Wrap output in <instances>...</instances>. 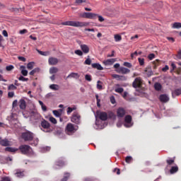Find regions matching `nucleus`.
Returning a JSON list of instances; mask_svg holds the SVG:
<instances>
[{
  "label": "nucleus",
  "mask_w": 181,
  "mask_h": 181,
  "mask_svg": "<svg viewBox=\"0 0 181 181\" xmlns=\"http://www.w3.org/2000/svg\"><path fill=\"white\" fill-rule=\"evenodd\" d=\"M63 112V110H54L52 112L54 117H59L62 116V113Z\"/></svg>",
  "instance_id": "5701e85b"
},
{
  "label": "nucleus",
  "mask_w": 181,
  "mask_h": 181,
  "mask_svg": "<svg viewBox=\"0 0 181 181\" xmlns=\"http://www.w3.org/2000/svg\"><path fill=\"white\" fill-rule=\"evenodd\" d=\"M91 66H92L93 68L97 69L99 71H103V67L99 63H93V64H91Z\"/></svg>",
  "instance_id": "a211bd4d"
},
{
  "label": "nucleus",
  "mask_w": 181,
  "mask_h": 181,
  "mask_svg": "<svg viewBox=\"0 0 181 181\" xmlns=\"http://www.w3.org/2000/svg\"><path fill=\"white\" fill-rule=\"evenodd\" d=\"M173 97H174L175 95H181V90L180 89H177L175 90H174L172 93Z\"/></svg>",
  "instance_id": "ea45409f"
},
{
  "label": "nucleus",
  "mask_w": 181,
  "mask_h": 181,
  "mask_svg": "<svg viewBox=\"0 0 181 181\" xmlns=\"http://www.w3.org/2000/svg\"><path fill=\"white\" fill-rule=\"evenodd\" d=\"M38 103H39L40 105L41 106L42 110L43 112H46L47 111V107L44 104V103L42 100H39Z\"/></svg>",
  "instance_id": "c756f323"
},
{
  "label": "nucleus",
  "mask_w": 181,
  "mask_h": 181,
  "mask_svg": "<svg viewBox=\"0 0 181 181\" xmlns=\"http://www.w3.org/2000/svg\"><path fill=\"white\" fill-rule=\"evenodd\" d=\"M85 79L86 81L90 82L92 81L91 76L90 74H86Z\"/></svg>",
  "instance_id": "8fccbe9b"
},
{
  "label": "nucleus",
  "mask_w": 181,
  "mask_h": 181,
  "mask_svg": "<svg viewBox=\"0 0 181 181\" xmlns=\"http://www.w3.org/2000/svg\"><path fill=\"white\" fill-rule=\"evenodd\" d=\"M37 52L39 53V54H40L41 56H49V52H43L39 49H37Z\"/></svg>",
  "instance_id": "f704fd0d"
},
{
  "label": "nucleus",
  "mask_w": 181,
  "mask_h": 181,
  "mask_svg": "<svg viewBox=\"0 0 181 181\" xmlns=\"http://www.w3.org/2000/svg\"><path fill=\"white\" fill-rule=\"evenodd\" d=\"M62 25H69L76 28H84L90 25V23L86 21H68L62 23Z\"/></svg>",
  "instance_id": "f257e3e1"
},
{
  "label": "nucleus",
  "mask_w": 181,
  "mask_h": 181,
  "mask_svg": "<svg viewBox=\"0 0 181 181\" xmlns=\"http://www.w3.org/2000/svg\"><path fill=\"white\" fill-rule=\"evenodd\" d=\"M91 62H92L91 59H90V58H88V59H86L85 60L84 64H85V65L90 66V65L91 64Z\"/></svg>",
  "instance_id": "09e8293b"
},
{
  "label": "nucleus",
  "mask_w": 181,
  "mask_h": 181,
  "mask_svg": "<svg viewBox=\"0 0 181 181\" xmlns=\"http://www.w3.org/2000/svg\"><path fill=\"white\" fill-rule=\"evenodd\" d=\"M125 115H126V110L124 108L119 107L117 109V117H118L119 118H122V117H124Z\"/></svg>",
  "instance_id": "9d476101"
},
{
  "label": "nucleus",
  "mask_w": 181,
  "mask_h": 181,
  "mask_svg": "<svg viewBox=\"0 0 181 181\" xmlns=\"http://www.w3.org/2000/svg\"><path fill=\"white\" fill-rule=\"evenodd\" d=\"M50 150V147H43L41 148V152L42 153H45L47 151H49Z\"/></svg>",
  "instance_id": "603ef678"
},
{
  "label": "nucleus",
  "mask_w": 181,
  "mask_h": 181,
  "mask_svg": "<svg viewBox=\"0 0 181 181\" xmlns=\"http://www.w3.org/2000/svg\"><path fill=\"white\" fill-rule=\"evenodd\" d=\"M175 158H169L166 162L168 163V165H173L175 163Z\"/></svg>",
  "instance_id": "c85d7f7f"
},
{
  "label": "nucleus",
  "mask_w": 181,
  "mask_h": 181,
  "mask_svg": "<svg viewBox=\"0 0 181 181\" xmlns=\"http://www.w3.org/2000/svg\"><path fill=\"white\" fill-rule=\"evenodd\" d=\"M125 160H126V163H131L133 160V158L132 156H127Z\"/></svg>",
  "instance_id": "de8ad7c7"
},
{
  "label": "nucleus",
  "mask_w": 181,
  "mask_h": 181,
  "mask_svg": "<svg viewBox=\"0 0 181 181\" xmlns=\"http://www.w3.org/2000/svg\"><path fill=\"white\" fill-rule=\"evenodd\" d=\"M112 77L118 81H126L127 78L124 76H119L118 74H112Z\"/></svg>",
  "instance_id": "f3484780"
},
{
  "label": "nucleus",
  "mask_w": 181,
  "mask_h": 181,
  "mask_svg": "<svg viewBox=\"0 0 181 181\" xmlns=\"http://www.w3.org/2000/svg\"><path fill=\"white\" fill-rule=\"evenodd\" d=\"M160 101L163 103H166L169 101L170 98L167 94L160 95L159 97Z\"/></svg>",
  "instance_id": "4468645a"
},
{
  "label": "nucleus",
  "mask_w": 181,
  "mask_h": 181,
  "mask_svg": "<svg viewBox=\"0 0 181 181\" xmlns=\"http://www.w3.org/2000/svg\"><path fill=\"white\" fill-rule=\"evenodd\" d=\"M154 88L156 90L159 91V90H160L162 89V85H160V83H156L154 84Z\"/></svg>",
  "instance_id": "4c0bfd02"
},
{
  "label": "nucleus",
  "mask_w": 181,
  "mask_h": 181,
  "mask_svg": "<svg viewBox=\"0 0 181 181\" xmlns=\"http://www.w3.org/2000/svg\"><path fill=\"white\" fill-rule=\"evenodd\" d=\"M48 63L50 66H56L59 63V59L55 57H49L48 59Z\"/></svg>",
  "instance_id": "ddd939ff"
},
{
  "label": "nucleus",
  "mask_w": 181,
  "mask_h": 181,
  "mask_svg": "<svg viewBox=\"0 0 181 181\" xmlns=\"http://www.w3.org/2000/svg\"><path fill=\"white\" fill-rule=\"evenodd\" d=\"M59 71V69L57 67H52L49 69V74H54Z\"/></svg>",
  "instance_id": "7c9ffc66"
},
{
  "label": "nucleus",
  "mask_w": 181,
  "mask_h": 181,
  "mask_svg": "<svg viewBox=\"0 0 181 181\" xmlns=\"http://www.w3.org/2000/svg\"><path fill=\"white\" fill-rule=\"evenodd\" d=\"M20 70H21V74H22V76H28V71L27 69H25V66L22 65L20 66Z\"/></svg>",
  "instance_id": "6ab92c4d"
},
{
  "label": "nucleus",
  "mask_w": 181,
  "mask_h": 181,
  "mask_svg": "<svg viewBox=\"0 0 181 181\" xmlns=\"http://www.w3.org/2000/svg\"><path fill=\"white\" fill-rule=\"evenodd\" d=\"M116 86H117V88H116L115 89V93H119V94H121V93H122L124 92V88H119V87L120 86L119 84H117Z\"/></svg>",
  "instance_id": "bb28decb"
},
{
  "label": "nucleus",
  "mask_w": 181,
  "mask_h": 181,
  "mask_svg": "<svg viewBox=\"0 0 181 181\" xmlns=\"http://www.w3.org/2000/svg\"><path fill=\"white\" fill-rule=\"evenodd\" d=\"M77 109L76 106H74L72 107H69L66 110V114L70 115L73 111Z\"/></svg>",
  "instance_id": "2f4dec72"
},
{
  "label": "nucleus",
  "mask_w": 181,
  "mask_h": 181,
  "mask_svg": "<svg viewBox=\"0 0 181 181\" xmlns=\"http://www.w3.org/2000/svg\"><path fill=\"white\" fill-rule=\"evenodd\" d=\"M35 66V62H30L28 64L27 68L29 70H32L34 68Z\"/></svg>",
  "instance_id": "58836bf2"
},
{
  "label": "nucleus",
  "mask_w": 181,
  "mask_h": 181,
  "mask_svg": "<svg viewBox=\"0 0 181 181\" xmlns=\"http://www.w3.org/2000/svg\"><path fill=\"white\" fill-rule=\"evenodd\" d=\"M116 59H110L104 60L103 63L105 66H110L112 65L115 62H116Z\"/></svg>",
  "instance_id": "2eb2a0df"
},
{
  "label": "nucleus",
  "mask_w": 181,
  "mask_h": 181,
  "mask_svg": "<svg viewBox=\"0 0 181 181\" xmlns=\"http://www.w3.org/2000/svg\"><path fill=\"white\" fill-rule=\"evenodd\" d=\"M178 171V166L177 165H174L171 167V169L170 170V173L171 175H173L176 173Z\"/></svg>",
  "instance_id": "393cba45"
},
{
  "label": "nucleus",
  "mask_w": 181,
  "mask_h": 181,
  "mask_svg": "<svg viewBox=\"0 0 181 181\" xmlns=\"http://www.w3.org/2000/svg\"><path fill=\"white\" fill-rule=\"evenodd\" d=\"M110 101L112 104H115V97L114 96H112L110 98Z\"/></svg>",
  "instance_id": "bf43d9fd"
},
{
  "label": "nucleus",
  "mask_w": 181,
  "mask_h": 181,
  "mask_svg": "<svg viewBox=\"0 0 181 181\" xmlns=\"http://www.w3.org/2000/svg\"><path fill=\"white\" fill-rule=\"evenodd\" d=\"M41 127L43 129H48L50 127V124L48 122H47L46 120H44L43 122H41Z\"/></svg>",
  "instance_id": "aec40b11"
},
{
  "label": "nucleus",
  "mask_w": 181,
  "mask_h": 181,
  "mask_svg": "<svg viewBox=\"0 0 181 181\" xmlns=\"http://www.w3.org/2000/svg\"><path fill=\"white\" fill-rule=\"evenodd\" d=\"M75 54H76L77 56H82L83 55V52L81 49H76L74 52Z\"/></svg>",
  "instance_id": "3c124183"
},
{
  "label": "nucleus",
  "mask_w": 181,
  "mask_h": 181,
  "mask_svg": "<svg viewBox=\"0 0 181 181\" xmlns=\"http://www.w3.org/2000/svg\"><path fill=\"white\" fill-rule=\"evenodd\" d=\"M134 125V123L132 122V117L131 115H127L124 117V127H131Z\"/></svg>",
  "instance_id": "0eeeda50"
},
{
  "label": "nucleus",
  "mask_w": 181,
  "mask_h": 181,
  "mask_svg": "<svg viewBox=\"0 0 181 181\" xmlns=\"http://www.w3.org/2000/svg\"><path fill=\"white\" fill-rule=\"evenodd\" d=\"M15 175L17 177H24V173L20 170H18Z\"/></svg>",
  "instance_id": "a19ab883"
},
{
  "label": "nucleus",
  "mask_w": 181,
  "mask_h": 181,
  "mask_svg": "<svg viewBox=\"0 0 181 181\" xmlns=\"http://www.w3.org/2000/svg\"><path fill=\"white\" fill-rule=\"evenodd\" d=\"M171 66H172V69H171L170 72L173 71L176 69V65L174 62L171 63Z\"/></svg>",
  "instance_id": "680f3d73"
},
{
  "label": "nucleus",
  "mask_w": 181,
  "mask_h": 181,
  "mask_svg": "<svg viewBox=\"0 0 181 181\" xmlns=\"http://www.w3.org/2000/svg\"><path fill=\"white\" fill-rule=\"evenodd\" d=\"M81 49L84 54H88L90 52V49L88 45H81Z\"/></svg>",
  "instance_id": "dca6fc26"
},
{
  "label": "nucleus",
  "mask_w": 181,
  "mask_h": 181,
  "mask_svg": "<svg viewBox=\"0 0 181 181\" xmlns=\"http://www.w3.org/2000/svg\"><path fill=\"white\" fill-rule=\"evenodd\" d=\"M1 181H11V179L8 177H1Z\"/></svg>",
  "instance_id": "69168bd1"
},
{
  "label": "nucleus",
  "mask_w": 181,
  "mask_h": 181,
  "mask_svg": "<svg viewBox=\"0 0 181 181\" xmlns=\"http://www.w3.org/2000/svg\"><path fill=\"white\" fill-rule=\"evenodd\" d=\"M49 122H52L53 124H56L57 123V119H56L54 117H49Z\"/></svg>",
  "instance_id": "a18cd8bd"
},
{
  "label": "nucleus",
  "mask_w": 181,
  "mask_h": 181,
  "mask_svg": "<svg viewBox=\"0 0 181 181\" xmlns=\"http://www.w3.org/2000/svg\"><path fill=\"white\" fill-rule=\"evenodd\" d=\"M80 77L79 74L78 73H71L68 76H66V78H78Z\"/></svg>",
  "instance_id": "a878e982"
},
{
  "label": "nucleus",
  "mask_w": 181,
  "mask_h": 181,
  "mask_svg": "<svg viewBox=\"0 0 181 181\" xmlns=\"http://www.w3.org/2000/svg\"><path fill=\"white\" fill-rule=\"evenodd\" d=\"M71 122L76 124H80L81 123V115L78 112H74L71 117Z\"/></svg>",
  "instance_id": "20e7f679"
},
{
  "label": "nucleus",
  "mask_w": 181,
  "mask_h": 181,
  "mask_svg": "<svg viewBox=\"0 0 181 181\" xmlns=\"http://www.w3.org/2000/svg\"><path fill=\"white\" fill-rule=\"evenodd\" d=\"M38 139H34L33 142L30 144L31 146H36L38 144Z\"/></svg>",
  "instance_id": "6e6d98bb"
},
{
  "label": "nucleus",
  "mask_w": 181,
  "mask_h": 181,
  "mask_svg": "<svg viewBox=\"0 0 181 181\" xmlns=\"http://www.w3.org/2000/svg\"><path fill=\"white\" fill-rule=\"evenodd\" d=\"M114 38L116 42H120L122 40V36L119 34L115 35Z\"/></svg>",
  "instance_id": "e433bc0d"
},
{
  "label": "nucleus",
  "mask_w": 181,
  "mask_h": 181,
  "mask_svg": "<svg viewBox=\"0 0 181 181\" xmlns=\"http://www.w3.org/2000/svg\"><path fill=\"white\" fill-rule=\"evenodd\" d=\"M142 84V79L141 77L136 78L133 82V86L134 88H139Z\"/></svg>",
  "instance_id": "9b49d317"
},
{
  "label": "nucleus",
  "mask_w": 181,
  "mask_h": 181,
  "mask_svg": "<svg viewBox=\"0 0 181 181\" xmlns=\"http://www.w3.org/2000/svg\"><path fill=\"white\" fill-rule=\"evenodd\" d=\"M124 66H127L128 68H132V64L130 62H125L124 63Z\"/></svg>",
  "instance_id": "13d9d810"
},
{
  "label": "nucleus",
  "mask_w": 181,
  "mask_h": 181,
  "mask_svg": "<svg viewBox=\"0 0 181 181\" xmlns=\"http://www.w3.org/2000/svg\"><path fill=\"white\" fill-rule=\"evenodd\" d=\"M19 107L22 110H25L26 107V102L25 100L21 99L19 100Z\"/></svg>",
  "instance_id": "4be33fe9"
},
{
  "label": "nucleus",
  "mask_w": 181,
  "mask_h": 181,
  "mask_svg": "<svg viewBox=\"0 0 181 181\" xmlns=\"http://www.w3.org/2000/svg\"><path fill=\"white\" fill-rule=\"evenodd\" d=\"M18 60L23 62H26V59L23 57H18Z\"/></svg>",
  "instance_id": "0e129e2a"
},
{
  "label": "nucleus",
  "mask_w": 181,
  "mask_h": 181,
  "mask_svg": "<svg viewBox=\"0 0 181 181\" xmlns=\"http://www.w3.org/2000/svg\"><path fill=\"white\" fill-rule=\"evenodd\" d=\"M172 28L174 29H179L181 28V23L178 22H175L172 25Z\"/></svg>",
  "instance_id": "473e14b6"
},
{
  "label": "nucleus",
  "mask_w": 181,
  "mask_h": 181,
  "mask_svg": "<svg viewBox=\"0 0 181 181\" xmlns=\"http://www.w3.org/2000/svg\"><path fill=\"white\" fill-rule=\"evenodd\" d=\"M116 71L118 74H122L123 75L128 74L131 72L130 69H128L124 68V67H120L118 69H116Z\"/></svg>",
  "instance_id": "1a4fd4ad"
},
{
  "label": "nucleus",
  "mask_w": 181,
  "mask_h": 181,
  "mask_svg": "<svg viewBox=\"0 0 181 181\" xmlns=\"http://www.w3.org/2000/svg\"><path fill=\"white\" fill-rule=\"evenodd\" d=\"M122 126V121H118L117 123V127H121Z\"/></svg>",
  "instance_id": "774afa93"
},
{
  "label": "nucleus",
  "mask_w": 181,
  "mask_h": 181,
  "mask_svg": "<svg viewBox=\"0 0 181 181\" xmlns=\"http://www.w3.org/2000/svg\"><path fill=\"white\" fill-rule=\"evenodd\" d=\"M6 151L8 152H16L18 151V149L15 148H11V147H6Z\"/></svg>",
  "instance_id": "37998d69"
},
{
  "label": "nucleus",
  "mask_w": 181,
  "mask_h": 181,
  "mask_svg": "<svg viewBox=\"0 0 181 181\" xmlns=\"http://www.w3.org/2000/svg\"><path fill=\"white\" fill-rule=\"evenodd\" d=\"M69 176H70V174L69 173H64V178L62 180V181H67Z\"/></svg>",
  "instance_id": "c03bdc74"
},
{
  "label": "nucleus",
  "mask_w": 181,
  "mask_h": 181,
  "mask_svg": "<svg viewBox=\"0 0 181 181\" xmlns=\"http://www.w3.org/2000/svg\"><path fill=\"white\" fill-rule=\"evenodd\" d=\"M168 69L169 66L168 65H165V66L162 69V71L166 72Z\"/></svg>",
  "instance_id": "338daca9"
},
{
  "label": "nucleus",
  "mask_w": 181,
  "mask_h": 181,
  "mask_svg": "<svg viewBox=\"0 0 181 181\" xmlns=\"http://www.w3.org/2000/svg\"><path fill=\"white\" fill-rule=\"evenodd\" d=\"M153 72L151 69H145V71H144L145 76L150 77V76H153Z\"/></svg>",
  "instance_id": "412c9836"
},
{
  "label": "nucleus",
  "mask_w": 181,
  "mask_h": 181,
  "mask_svg": "<svg viewBox=\"0 0 181 181\" xmlns=\"http://www.w3.org/2000/svg\"><path fill=\"white\" fill-rule=\"evenodd\" d=\"M139 63L140 66H144V59L143 58H139Z\"/></svg>",
  "instance_id": "4d7b16f0"
},
{
  "label": "nucleus",
  "mask_w": 181,
  "mask_h": 181,
  "mask_svg": "<svg viewBox=\"0 0 181 181\" xmlns=\"http://www.w3.org/2000/svg\"><path fill=\"white\" fill-rule=\"evenodd\" d=\"M78 126H75L74 124H73L71 123H69L66 126V132H68L69 134L75 133L78 130Z\"/></svg>",
  "instance_id": "423d86ee"
},
{
  "label": "nucleus",
  "mask_w": 181,
  "mask_h": 181,
  "mask_svg": "<svg viewBox=\"0 0 181 181\" xmlns=\"http://www.w3.org/2000/svg\"><path fill=\"white\" fill-rule=\"evenodd\" d=\"M40 69L39 68H35L33 69L32 71H30L29 74L30 76H34L36 73H39Z\"/></svg>",
  "instance_id": "72a5a7b5"
},
{
  "label": "nucleus",
  "mask_w": 181,
  "mask_h": 181,
  "mask_svg": "<svg viewBox=\"0 0 181 181\" xmlns=\"http://www.w3.org/2000/svg\"><path fill=\"white\" fill-rule=\"evenodd\" d=\"M148 58L150 59V60H153L154 58H155V54L151 53L148 56Z\"/></svg>",
  "instance_id": "052dcab7"
},
{
  "label": "nucleus",
  "mask_w": 181,
  "mask_h": 181,
  "mask_svg": "<svg viewBox=\"0 0 181 181\" xmlns=\"http://www.w3.org/2000/svg\"><path fill=\"white\" fill-rule=\"evenodd\" d=\"M80 16L83 18H87V19H96L98 17L97 13H93L91 12H83L80 14Z\"/></svg>",
  "instance_id": "7ed1b4c3"
},
{
  "label": "nucleus",
  "mask_w": 181,
  "mask_h": 181,
  "mask_svg": "<svg viewBox=\"0 0 181 181\" xmlns=\"http://www.w3.org/2000/svg\"><path fill=\"white\" fill-rule=\"evenodd\" d=\"M16 88H17L16 86L15 85H13V84H11L8 87V89L9 90H16Z\"/></svg>",
  "instance_id": "49530a36"
},
{
  "label": "nucleus",
  "mask_w": 181,
  "mask_h": 181,
  "mask_svg": "<svg viewBox=\"0 0 181 181\" xmlns=\"http://www.w3.org/2000/svg\"><path fill=\"white\" fill-rule=\"evenodd\" d=\"M95 117H98L102 121H106L108 119V115H107V112H100L99 110H98L96 112Z\"/></svg>",
  "instance_id": "6e6552de"
},
{
  "label": "nucleus",
  "mask_w": 181,
  "mask_h": 181,
  "mask_svg": "<svg viewBox=\"0 0 181 181\" xmlns=\"http://www.w3.org/2000/svg\"><path fill=\"white\" fill-rule=\"evenodd\" d=\"M21 136L25 141H31L34 138V134L31 132H26L22 133Z\"/></svg>",
  "instance_id": "39448f33"
},
{
  "label": "nucleus",
  "mask_w": 181,
  "mask_h": 181,
  "mask_svg": "<svg viewBox=\"0 0 181 181\" xmlns=\"http://www.w3.org/2000/svg\"><path fill=\"white\" fill-rule=\"evenodd\" d=\"M18 80H19L20 81L25 82V81H28V78H25V77L23 76H21L18 78Z\"/></svg>",
  "instance_id": "864d4df0"
},
{
  "label": "nucleus",
  "mask_w": 181,
  "mask_h": 181,
  "mask_svg": "<svg viewBox=\"0 0 181 181\" xmlns=\"http://www.w3.org/2000/svg\"><path fill=\"white\" fill-rule=\"evenodd\" d=\"M49 88L52 90L57 91L59 90V86L57 84H52L49 86Z\"/></svg>",
  "instance_id": "cd10ccee"
},
{
  "label": "nucleus",
  "mask_w": 181,
  "mask_h": 181,
  "mask_svg": "<svg viewBox=\"0 0 181 181\" xmlns=\"http://www.w3.org/2000/svg\"><path fill=\"white\" fill-rule=\"evenodd\" d=\"M19 150L21 151V153L24 155L33 156L34 154L33 148L26 144L21 145L19 146Z\"/></svg>",
  "instance_id": "f03ea898"
},
{
  "label": "nucleus",
  "mask_w": 181,
  "mask_h": 181,
  "mask_svg": "<svg viewBox=\"0 0 181 181\" xmlns=\"http://www.w3.org/2000/svg\"><path fill=\"white\" fill-rule=\"evenodd\" d=\"M13 69H14V66L13 65H9L6 67V69L7 71H11L13 70Z\"/></svg>",
  "instance_id": "5fc2aeb1"
},
{
  "label": "nucleus",
  "mask_w": 181,
  "mask_h": 181,
  "mask_svg": "<svg viewBox=\"0 0 181 181\" xmlns=\"http://www.w3.org/2000/svg\"><path fill=\"white\" fill-rule=\"evenodd\" d=\"M87 3L86 0H76L75 4L76 5H81L82 4Z\"/></svg>",
  "instance_id": "79ce46f5"
},
{
  "label": "nucleus",
  "mask_w": 181,
  "mask_h": 181,
  "mask_svg": "<svg viewBox=\"0 0 181 181\" xmlns=\"http://www.w3.org/2000/svg\"><path fill=\"white\" fill-rule=\"evenodd\" d=\"M97 89L99 90H101L103 89V82L101 81H97V86H96Z\"/></svg>",
  "instance_id": "c9c22d12"
},
{
  "label": "nucleus",
  "mask_w": 181,
  "mask_h": 181,
  "mask_svg": "<svg viewBox=\"0 0 181 181\" xmlns=\"http://www.w3.org/2000/svg\"><path fill=\"white\" fill-rule=\"evenodd\" d=\"M97 17L98 18V21L99 22L102 23V22H103L105 21V18H103V16H98V15Z\"/></svg>",
  "instance_id": "e2e57ef3"
},
{
  "label": "nucleus",
  "mask_w": 181,
  "mask_h": 181,
  "mask_svg": "<svg viewBox=\"0 0 181 181\" xmlns=\"http://www.w3.org/2000/svg\"><path fill=\"white\" fill-rule=\"evenodd\" d=\"M0 145H1V146L8 147L11 146V143L8 141V139H2L1 137H0Z\"/></svg>",
  "instance_id": "f8f14e48"
},
{
  "label": "nucleus",
  "mask_w": 181,
  "mask_h": 181,
  "mask_svg": "<svg viewBox=\"0 0 181 181\" xmlns=\"http://www.w3.org/2000/svg\"><path fill=\"white\" fill-rule=\"evenodd\" d=\"M64 165V161H57V164L54 165V168L59 169Z\"/></svg>",
  "instance_id": "b1692460"
}]
</instances>
